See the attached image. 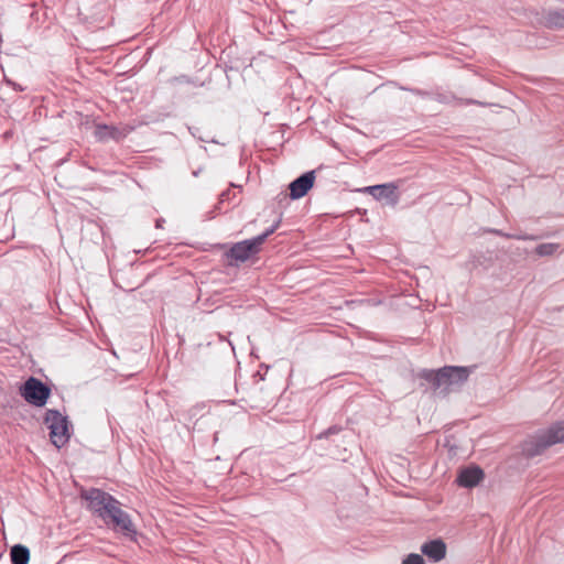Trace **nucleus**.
Instances as JSON below:
<instances>
[{
    "instance_id": "obj_16",
    "label": "nucleus",
    "mask_w": 564,
    "mask_h": 564,
    "mask_svg": "<svg viewBox=\"0 0 564 564\" xmlns=\"http://www.w3.org/2000/svg\"><path fill=\"white\" fill-rule=\"evenodd\" d=\"M558 248H560V245H557V243H551V242L541 243V245L536 246L535 253L541 257L552 256Z\"/></svg>"
},
{
    "instance_id": "obj_15",
    "label": "nucleus",
    "mask_w": 564,
    "mask_h": 564,
    "mask_svg": "<svg viewBox=\"0 0 564 564\" xmlns=\"http://www.w3.org/2000/svg\"><path fill=\"white\" fill-rule=\"evenodd\" d=\"M419 377L431 383L434 391L441 389V368L437 370L423 369Z\"/></svg>"
},
{
    "instance_id": "obj_20",
    "label": "nucleus",
    "mask_w": 564,
    "mask_h": 564,
    "mask_svg": "<svg viewBox=\"0 0 564 564\" xmlns=\"http://www.w3.org/2000/svg\"><path fill=\"white\" fill-rule=\"evenodd\" d=\"M236 196L235 193H232V197H231V192L230 189H227V191H224L220 195H219V205L224 204L226 200H231L234 197Z\"/></svg>"
},
{
    "instance_id": "obj_21",
    "label": "nucleus",
    "mask_w": 564,
    "mask_h": 564,
    "mask_svg": "<svg viewBox=\"0 0 564 564\" xmlns=\"http://www.w3.org/2000/svg\"><path fill=\"white\" fill-rule=\"evenodd\" d=\"M505 238L507 239H517V240H530V239H534L532 236H529V235H522V234H519V235H505Z\"/></svg>"
},
{
    "instance_id": "obj_13",
    "label": "nucleus",
    "mask_w": 564,
    "mask_h": 564,
    "mask_svg": "<svg viewBox=\"0 0 564 564\" xmlns=\"http://www.w3.org/2000/svg\"><path fill=\"white\" fill-rule=\"evenodd\" d=\"M30 550L23 544H14L10 550V557L12 564H29Z\"/></svg>"
},
{
    "instance_id": "obj_19",
    "label": "nucleus",
    "mask_w": 564,
    "mask_h": 564,
    "mask_svg": "<svg viewBox=\"0 0 564 564\" xmlns=\"http://www.w3.org/2000/svg\"><path fill=\"white\" fill-rule=\"evenodd\" d=\"M274 231H275L274 227H269V228H268L264 232H262L261 235L253 237V239H260V240H259V247L261 248V246L264 243V241L267 240V238H268L269 236H271Z\"/></svg>"
},
{
    "instance_id": "obj_18",
    "label": "nucleus",
    "mask_w": 564,
    "mask_h": 564,
    "mask_svg": "<svg viewBox=\"0 0 564 564\" xmlns=\"http://www.w3.org/2000/svg\"><path fill=\"white\" fill-rule=\"evenodd\" d=\"M340 431H341V426L333 425V426L328 427L327 430L323 431L322 433H319L317 438H319V440L327 438L330 435L338 434Z\"/></svg>"
},
{
    "instance_id": "obj_4",
    "label": "nucleus",
    "mask_w": 564,
    "mask_h": 564,
    "mask_svg": "<svg viewBox=\"0 0 564 564\" xmlns=\"http://www.w3.org/2000/svg\"><path fill=\"white\" fill-rule=\"evenodd\" d=\"M260 239H246L239 242L234 243L228 247L226 243L219 245L220 249H224V258L226 260V264L228 267H238L240 263H243L256 254H258L261 250L259 247Z\"/></svg>"
},
{
    "instance_id": "obj_6",
    "label": "nucleus",
    "mask_w": 564,
    "mask_h": 564,
    "mask_svg": "<svg viewBox=\"0 0 564 564\" xmlns=\"http://www.w3.org/2000/svg\"><path fill=\"white\" fill-rule=\"evenodd\" d=\"M475 369L473 367L463 366H444L441 368V389L446 392L452 391L455 388H459L469 378L470 373Z\"/></svg>"
},
{
    "instance_id": "obj_11",
    "label": "nucleus",
    "mask_w": 564,
    "mask_h": 564,
    "mask_svg": "<svg viewBox=\"0 0 564 564\" xmlns=\"http://www.w3.org/2000/svg\"><path fill=\"white\" fill-rule=\"evenodd\" d=\"M128 133L129 130L127 128H118L115 126L97 124L95 128V137L101 142L108 140L120 141L124 139Z\"/></svg>"
},
{
    "instance_id": "obj_8",
    "label": "nucleus",
    "mask_w": 564,
    "mask_h": 564,
    "mask_svg": "<svg viewBox=\"0 0 564 564\" xmlns=\"http://www.w3.org/2000/svg\"><path fill=\"white\" fill-rule=\"evenodd\" d=\"M364 192L369 193L377 200L387 199L392 206H395L400 198L398 186L394 183L367 186Z\"/></svg>"
},
{
    "instance_id": "obj_3",
    "label": "nucleus",
    "mask_w": 564,
    "mask_h": 564,
    "mask_svg": "<svg viewBox=\"0 0 564 564\" xmlns=\"http://www.w3.org/2000/svg\"><path fill=\"white\" fill-rule=\"evenodd\" d=\"M44 424L50 430V440L56 448H62L70 438L68 417L58 410L48 409L45 412Z\"/></svg>"
},
{
    "instance_id": "obj_27",
    "label": "nucleus",
    "mask_w": 564,
    "mask_h": 564,
    "mask_svg": "<svg viewBox=\"0 0 564 564\" xmlns=\"http://www.w3.org/2000/svg\"><path fill=\"white\" fill-rule=\"evenodd\" d=\"M162 221L161 219L156 220V227H161L162 226Z\"/></svg>"
},
{
    "instance_id": "obj_7",
    "label": "nucleus",
    "mask_w": 564,
    "mask_h": 564,
    "mask_svg": "<svg viewBox=\"0 0 564 564\" xmlns=\"http://www.w3.org/2000/svg\"><path fill=\"white\" fill-rule=\"evenodd\" d=\"M106 525L112 528L117 532H121L123 535L132 541L137 540V529L130 518V516L118 506L109 518L104 522Z\"/></svg>"
},
{
    "instance_id": "obj_22",
    "label": "nucleus",
    "mask_w": 564,
    "mask_h": 564,
    "mask_svg": "<svg viewBox=\"0 0 564 564\" xmlns=\"http://www.w3.org/2000/svg\"><path fill=\"white\" fill-rule=\"evenodd\" d=\"M7 82H8V84L12 85L13 89H15L18 91H23L24 90V88L21 85H19V84L12 83L10 80H7Z\"/></svg>"
},
{
    "instance_id": "obj_9",
    "label": "nucleus",
    "mask_w": 564,
    "mask_h": 564,
    "mask_svg": "<svg viewBox=\"0 0 564 564\" xmlns=\"http://www.w3.org/2000/svg\"><path fill=\"white\" fill-rule=\"evenodd\" d=\"M315 171H307L292 181L289 185L291 199H300L304 197L314 186Z\"/></svg>"
},
{
    "instance_id": "obj_24",
    "label": "nucleus",
    "mask_w": 564,
    "mask_h": 564,
    "mask_svg": "<svg viewBox=\"0 0 564 564\" xmlns=\"http://www.w3.org/2000/svg\"><path fill=\"white\" fill-rule=\"evenodd\" d=\"M489 231L501 237H505V235H507L506 232L498 229H490Z\"/></svg>"
},
{
    "instance_id": "obj_17",
    "label": "nucleus",
    "mask_w": 564,
    "mask_h": 564,
    "mask_svg": "<svg viewBox=\"0 0 564 564\" xmlns=\"http://www.w3.org/2000/svg\"><path fill=\"white\" fill-rule=\"evenodd\" d=\"M402 564H425V561L422 555L417 553H411L405 556L402 561Z\"/></svg>"
},
{
    "instance_id": "obj_26",
    "label": "nucleus",
    "mask_w": 564,
    "mask_h": 564,
    "mask_svg": "<svg viewBox=\"0 0 564 564\" xmlns=\"http://www.w3.org/2000/svg\"><path fill=\"white\" fill-rule=\"evenodd\" d=\"M281 224V218H279L275 223H273V225L271 227H274V229L276 230L279 228Z\"/></svg>"
},
{
    "instance_id": "obj_1",
    "label": "nucleus",
    "mask_w": 564,
    "mask_h": 564,
    "mask_svg": "<svg viewBox=\"0 0 564 564\" xmlns=\"http://www.w3.org/2000/svg\"><path fill=\"white\" fill-rule=\"evenodd\" d=\"M564 443V421L552 423L549 427L538 430L521 444V453L525 458L542 455L553 445Z\"/></svg>"
},
{
    "instance_id": "obj_28",
    "label": "nucleus",
    "mask_w": 564,
    "mask_h": 564,
    "mask_svg": "<svg viewBox=\"0 0 564 564\" xmlns=\"http://www.w3.org/2000/svg\"><path fill=\"white\" fill-rule=\"evenodd\" d=\"M217 440H218V432H216V433L214 434V441H215V442H217Z\"/></svg>"
},
{
    "instance_id": "obj_12",
    "label": "nucleus",
    "mask_w": 564,
    "mask_h": 564,
    "mask_svg": "<svg viewBox=\"0 0 564 564\" xmlns=\"http://www.w3.org/2000/svg\"><path fill=\"white\" fill-rule=\"evenodd\" d=\"M423 555L433 562H440L446 556V544L441 539L431 540L421 546Z\"/></svg>"
},
{
    "instance_id": "obj_14",
    "label": "nucleus",
    "mask_w": 564,
    "mask_h": 564,
    "mask_svg": "<svg viewBox=\"0 0 564 564\" xmlns=\"http://www.w3.org/2000/svg\"><path fill=\"white\" fill-rule=\"evenodd\" d=\"M545 24L550 29H564V9L549 11L545 15Z\"/></svg>"
},
{
    "instance_id": "obj_23",
    "label": "nucleus",
    "mask_w": 564,
    "mask_h": 564,
    "mask_svg": "<svg viewBox=\"0 0 564 564\" xmlns=\"http://www.w3.org/2000/svg\"><path fill=\"white\" fill-rule=\"evenodd\" d=\"M173 80L178 83H188L189 79L186 76L175 77Z\"/></svg>"
},
{
    "instance_id": "obj_10",
    "label": "nucleus",
    "mask_w": 564,
    "mask_h": 564,
    "mask_svg": "<svg viewBox=\"0 0 564 564\" xmlns=\"http://www.w3.org/2000/svg\"><path fill=\"white\" fill-rule=\"evenodd\" d=\"M485 477L484 470L477 466H468L463 468L456 478V482L463 488H473L477 486Z\"/></svg>"
},
{
    "instance_id": "obj_2",
    "label": "nucleus",
    "mask_w": 564,
    "mask_h": 564,
    "mask_svg": "<svg viewBox=\"0 0 564 564\" xmlns=\"http://www.w3.org/2000/svg\"><path fill=\"white\" fill-rule=\"evenodd\" d=\"M79 497L87 501V510L100 518L104 522L118 506H121L119 500L112 495L99 488L91 487L82 489Z\"/></svg>"
},
{
    "instance_id": "obj_25",
    "label": "nucleus",
    "mask_w": 564,
    "mask_h": 564,
    "mask_svg": "<svg viewBox=\"0 0 564 564\" xmlns=\"http://www.w3.org/2000/svg\"><path fill=\"white\" fill-rule=\"evenodd\" d=\"M466 104H475V105H479V106H485L484 102H480V101H477V100H474V99L466 100Z\"/></svg>"
},
{
    "instance_id": "obj_5",
    "label": "nucleus",
    "mask_w": 564,
    "mask_h": 564,
    "mask_svg": "<svg viewBox=\"0 0 564 564\" xmlns=\"http://www.w3.org/2000/svg\"><path fill=\"white\" fill-rule=\"evenodd\" d=\"M19 393L29 404L43 408L52 394V389L39 378L31 376L19 387Z\"/></svg>"
}]
</instances>
